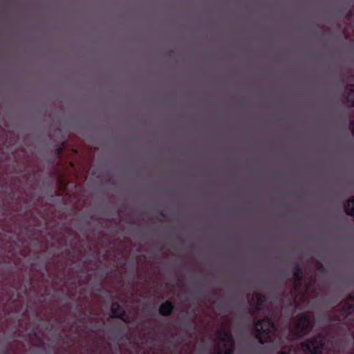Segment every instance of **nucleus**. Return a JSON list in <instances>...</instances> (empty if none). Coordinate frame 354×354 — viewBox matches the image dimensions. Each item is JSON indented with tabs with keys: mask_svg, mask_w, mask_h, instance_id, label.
Instances as JSON below:
<instances>
[{
	"mask_svg": "<svg viewBox=\"0 0 354 354\" xmlns=\"http://www.w3.org/2000/svg\"><path fill=\"white\" fill-rule=\"evenodd\" d=\"M62 150H63V147L62 146H59L57 149H56V153L58 156H61L62 153Z\"/></svg>",
	"mask_w": 354,
	"mask_h": 354,
	"instance_id": "4468645a",
	"label": "nucleus"
},
{
	"mask_svg": "<svg viewBox=\"0 0 354 354\" xmlns=\"http://www.w3.org/2000/svg\"><path fill=\"white\" fill-rule=\"evenodd\" d=\"M346 99L354 107V84H351L345 88Z\"/></svg>",
	"mask_w": 354,
	"mask_h": 354,
	"instance_id": "1a4fd4ad",
	"label": "nucleus"
},
{
	"mask_svg": "<svg viewBox=\"0 0 354 354\" xmlns=\"http://www.w3.org/2000/svg\"><path fill=\"white\" fill-rule=\"evenodd\" d=\"M261 306H259V304H257V305L254 308H250L248 309V310L251 315H254L259 312L261 310Z\"/></svg>",
	"mask_w": 354,
	"mask_h": 354,
	"instance_id": "ddd939ff",
	"label": "nucleus"
},
{
	"mask_svg": "<svg viewBox=\"0 0 354 354\" xmlns=\"http://www.w3.org/2000/svg\"><path fill=\"white\" fill-rule=\"evenodd\" d=\"M353 12L351 11H349L348 13L346 15V19H349L350 17H351L353 16Z\"/></svg>",
	"mask_w": 354,
	"mask_h": 354,
	"instance_id": "dca6fc26",
	"label": "nucleus"
},
{
	"mask_svg": "<svg viewBox=\"0 0 354 354\" xmlns=\"http://www.w3.org/2000/svg\"><path fill=\"white\" fill-rule=\"evenodd\" d=\"M294 268V289L295 290H298L300 288L301 282L303 281L304 273L303 270L299 264L295 263Z\"/></svg>",
	"mask_w": 354,
	"mask_h": 354,
	"instance_id": "0eeeda50",
	"label": "nucleus"
},
{
	"mask_svg": "<svg viewBox=\"0 0 354 354\" xmlns=\"http://www.w3.org/2000/svg\"><path fill=\"white\" fill-rule=\"evenodd\" d=\"M339 312L334 315V320L342 322L354 313V292L348 295L347 298L340 304Z\"/></svg>",
	"mask_w": 354,
	"mask_h": 354,
	"instance_id": "20e7f679",
	"label": "nucleus"
},
{
	"mask_svg": "<svg viewBox=\"0 0 354 354\" xmlns=\"http://www.w3.org/2000/svg\"><path fill=\"white\" fill-rule=\"evenodd\" d=\"M255 297L257 299V304L262 306L266 301V296L262 293H256Z\"/></svg>",
	"mask_w": 354,
	"mask_h": 354,
	"instance_id": "f8f14e48",
	"label": "nucleus"
},
{
	"mask_svg": "<svg viewBox=\"0 0 354 354\" xmlns=\"http://www.w3.org/2000/svg\"><path fill=\"white\" fill-rule=\"evenodd\" d=\"M111 317L118 318L125 324L130 323V317L125 309L118 302L113 301L111 306Z\"/></svg>",
	"mask_w": 354,
	"mask_h": 354,
	"instance_id": "39448f33",
	"label": "nucleus"
},
{
	"mask_svg": "<svg viewBox=\"0 0 354 354\" xmlns=\"http://www.w3.org/2000/svg\"><path fill=\"white\" fill-rule=\"evenodd\" d=\"M216 336L218 339L224 342V347H227L229 345H235L234 339L231 333L225 329H221L217 331Z\"/></svg>",
	"mask_w": 354,
	"mask_h": 354,
	"instance_id": "423d86ee",
	"label": "nucleus"
},
{
	"mask_svg": "<svg viewBox=\"0 0 354 354\" xmlns=\"http://www.w3.org/2000/svg\"><path fill=\"white\" fill-rule=\"evenodd\" d=\"M279 354H290V353L287 351H281Z\"/></svg>",
	"mask_w": 354,
	"mask_h": 354,
	"instance_id": "f3484780",
	"label": "nucleus"
},
{
	"mask_svg": "<svg viewBox=\"0 0 354 354\" xmlns=\"http://www.w3.org/2000/svg\"><path fill=\"white\" fill-rule=\"evenodd\" d=\"M234 345H229L227 346V347H225L224 351L219 346H218L214 354H234Z\"/></svg>",
	"mask_w": 354,
	"mask_h": 354,
	"instance_id": "9b49d317",
	"label": "nucleus"
},
{
	"mask_svg": "<svg viewBox=\"0 0 354 354\" xmlns=\"http://www.w3.org/2000/svg\"><path fill=\"white\" fill-rule=\"evenodd\" d=\"M325 344L326 336L319 333L302 342L301 346L305 354H324Z\"/></svg>",
	"mask_w": 354,
	"mask_h": 354,
	"instance_id": "f03ea898",
	"label": "nucleus"
},
{
	"mask_svg": "<svg viewBox=\"0 0 354 354\" xmlns=\"http://www.w3.org/2000/svg\"><path fill=\"white\" fill-rule=\"evenodd\" d=\"M276 330L275 324L272 319L269 317L257 320L254 328L256 338L261 344L271 342Z\"/></svg>",
	"mask_w": 354,
	"mask_h": 354,
	"instance_id": "f257e3e1",
	"label": "nucleus"
},
{
	"mask_svg": "<svg viewBox=\"0 0 354 354\" xmlns=\"http://www.w3.org/2000/svg\"><path fill=\"white\" fill-rule=\"evenodd\" d=\"M350 127H351V131H352L353 134L354 135V120H352V121L350 122Z\"/></svg>",
	"mask_w": 354,
	"mask_h": 354,
	"instance_id": "2eb2a0df",
	"label": "nucleus"
},
{
	"mask_svg": "<svg viewBox=\"0 0 354 354\" xmlns=\"http://www.w3.org/2000/svg\"><path fill=\"white\" fill-rule=\"evenodd\" d=\"M169 343L172 346L174 345V342L172 341H169Z\"/></svg>",
	"mask_w": 354,
	"mask_h": 354,
	"instance_id": "a211bd4d",
	"label": "nucleus"
},
{
	"mask_svg": "<svg viewBox=\"0 0 354 354\" xmlns=\"http://www.w3.org/2000/svg\"><path fill=\"white\" fill-rule=\"evenodd\" d=\"M160 215H161L162 217H165V214H163V212H160Z\"/></svg>",
	"mask_w": 354,
	"mask_h": 354,
	"instance_id": "6ab92c4d",
	"label": "nucleus"
},
{
	"mask_svg": "<svg viewBox=\"0 0 354 354\" xmlns=\"http://www.w3.org/2000/svg\"><path fill=\"white\" fill-rule=\"evenodd\" d=\"M345 211L346 214L354 217V196L348 201Z\"/></svg>",
	"mask_w": 354,
	"mask_h": 354,
	"instance_id": "9d476101",
	"label": "nucleus"
},
{
	"mask_svg": "<svg viewBox=\"0 0 354 354\" xmlns=\"http://www.w3.org/2000/svg\"><path fill=\"white\" fill-rule=\"evenodd\" d=\"M314 327V317L308 313H301L297 316L295 328V337L300 339L308 334Z\"/></svg>",
	"mask_w": 354,
	"mask_h": 354,
	"instance_id": "7ed1b4c3",
	"label": "nucleus"
},
{
	"mask_svg": "<svg viewBox=\"0 0 354 354\" xmlns=\"http://www.w3.org/2000/svg\"><path fill=\"white\" fill-rule=\"evenodd\" d=\"M174 309V304L171 301L167 300L160 306L158 311L162 316H169Z\"/></svg>",
	"mask_w": 354,
	"mask_h": 354,
	"instance_id": "6e6552de",
	"label": "nucleus"
}]
</instances>
